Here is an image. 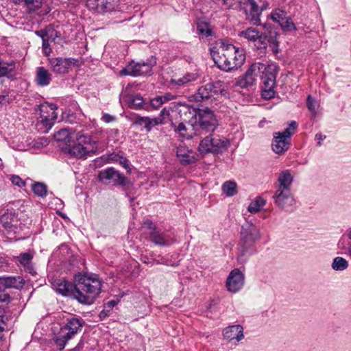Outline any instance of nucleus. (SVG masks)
I'll use <instances>...</instances> for the list:
<instances>
[{
  "label": "nucleus",
  "mask_w": 351,
  "mask_h": 351,
  "mask_svg": "<svg viewBox=\"0 0 351 351\" xmlns=\"http://www.w3.org/2000/svg\"><path fill=\"white\" fill-rule=\"evenodd\" d=\"M261 11L260 10H249L247 13V19L253 25H260L261 24L260 16Z\"/></svg>",
  "instance_id": "obj_41"
},
{
  "label": "nucleus",
  "mask_w": 351,
  "mask_h": 351,
  "mask_svg": "<svg viewBox=\"0 0 351 351\" xmlns=\"http://www.w3.org/2000/svg\"><path fill=\"white\" fill-rule=\"evenodd\" d=\"M49 62L52 71L57 74L68 73L69 69L78 64L79 60L73 58H51Z\"/></svg>",
  "instance_id": "obj_15"
},
{
  "label": "nucleus",
  "mask_w": 351,
  "mask_h": 351,
  "mask_svg": "<svg viewBox=\"0 0 351 351\" xmlns=\"http://www.w3.org/2000/svg\"><path fill=\"white\" fill-rule=\"evenodd\" d=\"M8 265L7 260L3 257L0 256V269H3V267Z\"/></svg>",
  "instance_id": "obj_62"
},
{
  "label": "nucleus",
  "mask_w": 351,
  "mask_h": 351,
  "mask_svg": "<svg viewBox=\"0 0 351 351\" xmlns=\"http://www.w3.org/2000/svg\"><path fill=\"white\" fill-rule=\"evenodd\" d=\"M51 81V74L43 66L36 69V82L40 86H48Z\"/></svg>",
  "instance_id": "obj_29"
},
{
  "label": "nucleus",
  "mask_w": 351,
  "mask_h": 351,
  "mask_svg": "<svg viewBox=\"0 0 351 351\" xmlns=\"http://www.w3.org/2000/svg\"><path fill=\"white\" fill-rule=\"evenodd\" d=\"M244 275L239 269H234L228 275L226 287L230 292L237 293L243 286Z\"/></svg>",
  "instance_id": "obj_18"
},
{
  "label": "nucleus",
  "mask_w": 351,
  "mask_h": 351,
  "mask_svg": "<svg viewBox=\"0 0 351 351\" xmlns=\"http://www.w3.org/2000/svg\"><path fill=\"white\" fill-rule=\"evenodd\" d=\"M239 36L247 39L248 42L252 43L258 49L265 50L264 36L256 28L247 27L246 29L240 32Z\"/></svg>",
  "instance_id": "obj_17"
},
{
  "label": "nucleus",
  "mask_w": 351,
  "mask_h": 351,
  "mask_svg": "<svg viewBox=\"0 0 351 351\" xmlns=\"http://www.w3.org/2000/svg\"><path fill=\"white\" fill-rule=\"evenodd\" d=\"M315 138L317 140V145L320 146L322 145V141L326 138V136L322 135L321 133H318L315 135Z\"/></svg>",
  "instance_id": "obj_60"
},
{
  "label": "nucleus",
  "mask_w": 351,
  "mask_h": 351,
  "mask_svg": "<svg viewBox=\"0 0 351 351\" xmlns=\"http://www.w3.org/2000/svg\"><path fill=\"white\" fill-rule=\"evenodd\" d=\"M306 106L309 111L315 114L316 113L317 109L319 107V104L311 95H308L306 99Z\"/></svg>",
  "instance_id": "obj_49"
},
{
  "label": "nucleus",
  "mask_w": 351,
  "mask_h": 351,
  "mask_svg": "<svg viewBox=\"0 0 351 351\" xmlns=\"http://www.w3.org/2000/svg\"><path fill=\"white\" fill-rule=\"evenodd\" d=\"M282 29L285 32H289L291 30L296 29V27L292 20L287 16L285 18V20L282 22L280 25Z\"/></svg>",
  "instance_id": "obj_48"
},
{
  "label": "nucleus",
  "mask_w": 351,
  "mask_h": 351,
  "mask_svg": "<svg viewBox=\"0 0 351 351\" xmlns=\"http://www.w3.org/2000/svg\"><path fill=\"white\" fill-rule=\"evenodd\" d=\"M261 232L256 225L246 221L241 226L240 239L237 247V258L240 263H245L247 254H252L254 245L261 238Z\"/></svg>",
  "instance_id": "obj_3"
},
{
  "label": "nucleus",
  "mask_w": 351,
  "mask_h": 351,
  "mask_svg": "<svg viewBox=\"0 0 351 351\" xmlns=\"http://www.w3.org/2000/svg\"><path fill=\"white\" fill-rule=\"evenodd\" d=\"M297 129V123L295 121H291L288 128L282 132H274V138L271 144L273 151L277 154H283L287 151L291 145V136L294 134Z\"/></svg>",
  "instance_id": "obj_8"
},
{
  "label": "nucleus",
  "mask_w": 351,
  "mask_h": 351,
  "mask_svg": "<svg viewBox=\"0 0 351 351\" xmlns=\"http://www.w3.org/2000/svg\"><path fill=\"white\" fill-rule=\"evenodd\" d=\"M287 16V13L281 10H276L271 14V19L273 21L278 23L280 25Z\"/></svg>",
  "instance_id": "obj_46"
},
{
  "label": "nucleus",
  "mask_w": 351,
  "mask_h": 351,
  "mask_svg": "<svg viewBox=\"0 0 351 351\" xmlns=\"http://www.w3.org/2000/svg\"><path fill=\"white\" fill-rule=\"evenodd\" d=\"M222 190L228 196H233L237 193V184L233 181L226 182L222 185Z\"/></svg>",
  "instance_id": "obj_40"
},
{
  "label": "nucleus",
  "mask_w": 351,
  "mask_h": 351,
  "mask_svg": "<svg viewBox=\"0 0 351 351\" xmlns=\"http://www.w3.org/2000/svg\"><path fill=\"white\" fill-rule=\"evenodd\" d=\"M14 62H2L0 61V77L3 76L10 77L11 73L14 72Z\"/></svg>",
  "instance_id": "obj_36"
},
{
  "label": "nucleus",
  "mask_w": 351,
  "mask_h": 351,
  "mask_svg": "<svg viewBox=\"0 0 351 351\" xmlns=\"http://www.w3.org/2000/svg\"><path fill=\"white\" fill-rule=\"evenodd\" d=\"M5 290L3 287L0 285V302H9L10 300V296L9 293L5 292Z\"/></svg>",
  "instance_id": "obj_52"
},
{
  "label": "nucleus",
  "mask_w": 351,
  "mask_h": 351,
  "mask_svg": "<svg viewBox=\"0 0 351 351\" xmlns=\"http://www.w3.org/2000/svg\"><path fill=\"white\" fill-rule=\"evenodd\" d=\"M149 229V240L155 245L158 246H169L175 242V240L169 234L161 232L160 230L157 229L155 226H150Z\"/></svg>",
  "instance_id": "obj_19"
},
{
  "label": "nucleus",
  "mask_w": 351,
  "mask_h": 351,
  "mask_svg": "<svg viewBox=\"0 0 351 351\" xmlns=\"http://www.w3.org/2000/svg\"><path fill=\"white\" fill-rule=\"evenodd\" d=\"M128 103L131 108L138 109L143 106L144 101L140 95H132L130 97Z\"/></svg>",
  "instance_id": "obj_43"
},
{
  "label": "nucleus",
  "mask_w": 351,
  "mask_h": 351,
  "mask_svg": "<svg viewBox=\"0 0 351 351\" xmlns=\"http://www.w3.org/2000/svg\"><path fill=\"white\" fill-rule=\"evenodd\" d=\"M10 181L14 185H16L20 188L25 186V182L23 181L19 176H12L10 178Z\"/></svg>",
  "instance_id": "obj_50"
},
{
  "label": "nucleus",
  "mask_w": 351,
  "mask_h": 351,
  "mask_svg": "<svg viewBox=\"0 0 351 351\" xmlns=\"http://www.w3.org/2000/svg\"><path fill=\"white\" fill-rule=\"evenodd\" d=\"M9 103L8 94L4 93L0 95V104L6 105Z\"/></svg>",
  "instance_id": "obj_58"
},
{
  "label": "nucleus",
  "mask_w": 351,
  "mask_h": 351,
  "mask_svg": "<svg viewBox=\"0 0 351 351\" xmlns=\"http://www.w3.org/2000/svg\"><path fill=\"white\" fill-rule=\"evenodd\" d=\"M266 201L259 197L252 201L248 206L247 210L251 213H256L261 210V209L265 205Z\"/></svg>",
  "instance_id": "obj_37"
},
{
  "label": "nucleus",
  "mask_w": 351,
  "mask_h": 351,
  "mask_svg": "<svg viewBox=\"0 0 351 351\" xmlns=\"http://www.w3.org/2000/svg\"><path fill=\"white\" fill-rule=\"evenodd\" d=\"M75 132L72 129L62 128L54 134V138L57 141H61L66 145L71 143V139L74 137Z\"/></svg>",
  "instance_id": "obj_34"
},
{
  "label": "nucleus",
  "mask_w": 351,
  "mask_h": 351,
  "mask_svg": "<svg viewBox=\"0 0 351 351\" xmlns=\"http://www.w3.org/2000/svg\"><path fill=\"white\" fill-rule=\"evenodd\" d=\"M265 70V64L261 62L252 64L246 71L245 74L237 81V86L241 88H247L255 84L256 77L260 75V71Z\"/></svg>",
  "instance_id": "obj_13"
},
{
  "label": "nucleus",
  "mask_w": 351,
  "mask_h": 351,
  "mask_svg": "<svg viewBox=\"0 0 351 351\" xmlns=\"http://www.w3.org/2000/svg\"><path fill=\"white\" fill-rule=\"evenodd\" d=\"M25 280L19 276H0V285L5 289H21L25 285Z\"/></svg>",
  "instance_id": "obj_23"
},
{
  "label": "nucleus",
  "mask_w": 351,
  "mask_h": 351,
  "mask_svg": "<svg viewBox=\"0 0 351 351\" xmlns=\"http://www.w3.org/2000/svg\"><path fill=\"white\" fill-rule=\"evenodd\" d=\"M224 339L234 345L244 338L243 328L241 325H232L226 327L223 330Z\"/></svg>",
  "instance_id": "obj_20"
},
{
  "label": "nucleus",
  "mask_w": 351,
  "mask_h": 351,
  "mask_svg": "<svg viewBox=\"0 0 351 351\" xmlns=\"http://www.w3.org/2000/svg\"><path fill=\"white\" fill-rule=\"evenodd\" d=\"M240 49L225 40H217L210 49L211 56L219 69L229 68L231 63L228 61L229 56H233Z\"/></svg>",
  "instance_id": "obj_5"
},
{
  "label": "nucleus",
  "mask_w": 351,
  "mask_h": 351,
  "mask_svg": "<svg viewBox=\"0 0 351 351\" xmlns=\"http://www.w3.org/2000/svg\"><path fill=\"white\" fill-rule=\"evenodd\" d=\"M163 104L164 102H162V98L160 95L152 99L150 101V105L155 109L158 108Z\"/></svg>",
  "instance_id": "obj_51"
},
{
  "label": "nucleus",
  "mask_w": 351,
  "mask_h": 351,
  "mask_svg": "<svg viewBox=\"0 0 351 351\" xmlns=\"http://www.w3.org/2000/svg\"><path fill=\"white\" fill-rule=\"evenodd\" d=\"M53 285L58 293L64 296L73 297L75 299V284L62 278L55 280Z\"/></svg>",
  "instance_id": "obj_22"
},
{
  "label": "nucleus",
  "mask_w": 351,
  "mask_h": 351,
  "mask_svg": "<svg viewBox=\"0 0 351 351\" xmlns=\"http://www.w3.org/2000/svg\"><path fill=\"white\" fill-rule=\"evenodd\" d=\"M22 3H24L29 11H34L40 8L43 0H23Z\"/></svg>",
  "instance_id": "obj_47"
},
{
  "label": "nucleus",
  "mask_w": 351,
  "mask_h": 351,
  "mask_svg": "<svg viewBox=\"0 0 351 351\" xmlns=\"http://www.w3.org/2000/svg\"><path fill=\"white\" fill-rule=\"evenodd\" d=\"M4 308L0 306V322L5 324V320H8V317L4 315Z\"/></svg>",
  "instance_id": "obj_59"
},
{
  "label": "nucleus",
  "mask_w": 351,
  "mask_h": 351,
  "mask_svg": "<svg viewBox=\"0 0 351 351\" xmlns=\"http://www.w3.org/2000/svg\"><path fill=\"white\" fill-rule=\"evenodd\" d=\"M77 143L84 147L94 148V153L97 149V141H93L92 136L82 132H79L75 135Z\"/></svg>",
  "instance_id": "obj_33"
},
{
  "label": "nucleus",
  "mask_w": 351,
  "mask_h": 351,
  "mask_svg": "<svg viewBox=\"0 0 351 351\" xmlns=\"http://www.w3.org/2000/svg\"><path fill=\"white\" fill-rule=\"evenodd\" d=\"M116 118L109 114H104L101 117V120L105 123H110L114 121Z\"/></svg>",
  "instance_id": "obj_57"
},
{
  "label": "nucleus",
  "mask_w": 351,
  "mask_h": 351,
  "mask_svg": "<svg viewBox=\"0 0 351 351\" xmlns=\"http://www.w3.org/2000/svg\"><path fill=\"white\" fill-rule=\"evenodd\" d=\"M223 1L224 5H226L228 8H232L235 4L239 3L241 0H221Z\"/></svg>",
  "instance_id": "obj_56"
},
{
  "label": "nucleus",
  "mask_w": 351,
  "mask_h": 351,
  "mask_svg": "<svg viewBox=\"0 0 351 351\" xmlns=\"http://www.w3.org/2000/svg\"><path fill=\"white\" fill-rule=\"evenodd\" d=\"M75 299L83 304H92L99 295L101 288V282L95 274H82L75 276Z\"/></svg>",
  "instance_id": "obj_2"
},
{
  "label": "nucleus",
  "mask_w": 351,
  "mask_h": 351,
  "mask_svg": "<svg viewBox=\"0 0 351 351\" xmlns=\"http://www.w3.org/2000/svg\"><path fill=\"white\" fill-rule=\"evenodd\" d=\"M245 4L249 7V10H259L256 0H246Z\"/></svg>",
  "instance_id": "obj_53"
},
{
  "label": "nucleus",
  "mask_w": 351,
  "mask_h": 351,
  "mask_svg": "<svg viewBox=\"0 0 351 351\" xmlns=\"http://www.w3.org/2000/svg\"><path fill=\"white\" fill-rule=\"evenodd\" d=\"M198 75L193 73H186L178 78L172 77L170 80L171 84L175 88L186 86L189 83L195 82L197 80Z\"/></svg>",
  "instance_id": "obj_26"
},
{
  "label": "nucleus",
  "mask_w": 351,
  "mask_h": 351,
  "mask_svg": "<svg viewBox=\"0 0 351 351\" xmlns=\"http://www.w3.org/2000/svg\"><path fill=\"white\" fill-rule=\"evenodd\" d=\"M1 222L3 226L6 228L10 230L14 226V216L11 213H5L0 218Z\"/></svg>",
  "instance_id": "obj_44"
},
{
  "label": "nucleus",
  "mask_w": 351,
  "mask_h": 351,
  "mask_svg": "<svg viewBox=\"0 0 351 351\" xmlns=\"http://www.w3.org/2000/svg\"><path fill=\"white\" fill-rule=\"evenodd\" d=\"M176 155L182 165H188L197 160L193 151L184 145H180L177 147Z\"/></svg>",
  "instance_id": "obj_24"
},
{
  "label": "nucleus",
  "mask_w": 351,
  "mask_h": 351,
  "mask_svg": "<svg viewBox=\"0 0 351 351\" xmlns=\"http://www.w3.org/2000/svg\"><path fill=\"white\" fill-rule=\"evenodd\" d=\"M273 199L275 204L280 209L287 212L293 210L295 201L291 190L276 189Z\"/></svg>",
  "instance_id": "obj_14"
},
{
  "label": "nucleus",
  "mask_w": 351,
  "mask_h": 351,
  "mask_svg": "<svg viewBox=\"0 0 351 351\" xmlns=\"http://www.w3.org/2000/svg\"><path fill=\"white\" fill-rule=\"evenodd\" d=\"M160 96L161 97L162 102H164V103L167 102L171 100H173V99H176V95H174L170 93H167L165 95H160Z\"/></svg>",
  "instance_id": "obj_55"
},
{
  "label": "nucleus",
  "mask_w": 351,
  "mask_h": 351,
  "mask_svg": "<svg viewBox=\"0 0 351 351\" xmlns=\"http://www.w3.org/2000/svg\"><path fill=\"white\" fill-rule=\"evenodd\" d=\"M117 304V302L115 300H110L109 301L105 306L106 308H109L107 310L108 311H110L116 304Z\"/></svg>",
  "instance_id": "obj_61"
},
{
  "label": "nucleus",
  "mask_w": 351,
  "mask_h": 351,
  "mask_svg": "<svg viewBox=\"0 0 351 351\" xmlns=\"http://www.w3.org/2000/svg\"><path fill=\"white\" fill-rule=\"evenodd\" d=\"M32 255L29 253H21L18 256V261L23 265L25 271L26 272L29 273L31 275L34 276L36 274L33 264H32Z\"/></svg>",
  "instance_id": "obj_31"
},
{
  "label": "nucleus",
  "mask_w": 351,
  "mask_h": 351,
  "mask_svg": "<svg viewBox=\"0 0 351 351\" xmlns=\"http://www.w3.org/2000/svg\"><path fill=\"white\" fill-rule=\"evenodd\" d=\"M224 91L225 88L223 82L217 80L208 82L199 87L197 92L190 96V100L197 102L213 101Z\"/></svg>",
  "instance_id": "obj_6"
},
{
  "label": "nucleus",
  "mask_w": 351,
  "mask_h": 351,
  "mask_svg": "<svg viewBox=\"0 0 351 351\" xmlns=\"http://www.w3.org/2000/svg\"><path fill=\"white\" fill-rule=\"evenodd\" d=\"M107 311V310H103L100 312L99 317L101 319H104L106 317L108 316Z\"/></svg>",
  "instance_id": "obj_63"
},
{
  "label": "nucleus",
  "mask_w": 351,
  "mask_h": 351,
  "mask_svg": "<svg viewBox=\"0 0 351 351\" xmlns=\"http://www.w3.org/2000/svg\"><path fill=\"white\" fill-rule=\"evenodd\" d=\"M69 153L76 158H82L86 157L90 153H94V148L77 143L70 147Z\"/></svg>",
  "instance_id": "obj_32"
},
{
  "label": "nucleus",
  "mask_w": 351,
  "mask_h": 351,
  "mask_svg": "<svg viewBox=\"0 0 351 351\" xmlns=\"http://www.w3.org/2000/svg\"><path fill=\"white\" fill-rule=\"evenodd\" d=\"M84 324L82 319L75 317L67 319L66 322L60 328L59 332L53 338L57 348L60 350H62L66 343L82 330Z\"/></svg>",
  "instance_id": "obj_4"
},
{
  "label": "nucleus",
  "mask_w": 351,
  "mask_h": 351,
  "mask_svg": "<svg viewBox=\"0 0 351 351\" xmlns=\"http://www.w3.org/2000/svg\"><path fill=\"white\" fill-rule=\"evenodd\" d=\"M171 126L174 132L180 136L189 139L192 138V134L189 132V128L186 127L184 122H180L178 125L172 123Z\"/></svg>",
  "instance_id": "obj_35"
},
{
  "label": "nucleus",
  "mask_w": 351,
  "mask_h": 351,
  "mask_svg": "<svg viewBox=\"0 0 351 351\" xmlns=\"http://www.w3.org/2000/svg\"><path fill=\"white\" fill-rule=\"evenodd\" d=\"M348 265L346 258L337 256L333 259L331 267L335 271H343L348 267Z\"/></svg>",
  "instance_id": "obj_38"
},
{
  "label": "nucleus",
  "mask_w": 351,
  "mask_h": 351,
  "mask_svg": "<svg viewBox=\"0 0 351 351\" xmlns=\"http://www.w3.org/2000/svg\"><path fill=\"white\" fill-rule=\"evenodd\" d=\"M32 190L34 193L40 197H44L47 195V187L46 184L42 182H36L32 185Z\"/></svg>",
  "instance_id": "obj_39"
},
{
  "label": "nucleus",
  "mask_w": 351,
  "mask_h": 351,
  "mask_svg": "<svg viewBox=\"0 0 351 351\" xmlns=\"http://www.w3.org/2000/svg\"><path fill=\"white\" fill-rule=\"evenodd\" d=\"M135 123L138 125L144 124V127L147 132H149L153 127L162 123V119L160 117L158 118H149L148 117H136Z\"/></svg>",
  "instance_id": "obj_30"
},
{
  "label": "nucleus",
  "mask_w": 351,
  "mask_h": 351,
  "mask_svg": "<svg viewBox=\"0 0 351 351\" xmlns=\"http://www.w3.org/2000/svg\"><path fill=\"white\" fill-rule=\"evenodd\" d=\"M258 77L263 83L261 91L262 97L265 99H270L275 96L274 88L276 86V73L274 67L270 65H265V70L260 71Z\"/></svg>",
  "instance_id": "obj_11"
},
{
  "label": "nucleus",
  "mask_w": 351,
  "mask_h": 351,
  "mask_svg": "<svg viewBox=\"0 0 351 351\" xmlns=\"http://www.w3.org/2000/svg\"><path fill=\"white\" fill-rule=\"evenodd\" d=\"M293 178L289 170L282 171L278 176L276 189L291 190Z\"/></svg>",
  "instance_id": "obj_27"
},
{
  "label": "nucleus",
  "mask_w": 351,
  "mask_h": 351,
  "mask_svg": "<svg viewBox=\"0 0 351 351\" xmlns=\"http://www.w3.org/2000/svg\"><path fill=\"white\" fill-rule=\"evenodd\" d=\"M263 29L264 32H261V34L264 36L265 49H267V44H269L271 49L274 53L276 54L279 53V32L278 29L274 25L269 23H265L263 25Z\"/></svg>",
  "instance_id": "obj_16"
},
{
  "label": "nucleus",
  "mask_w": 351,
  "mask_h": 351,
  "mask_svg": "<svg viewBox=\"0 0 351 351\" xmlns=\"http://www.w3.org/2000/svg\"><path fill=\"white\" fill-rule=\"evenodd\" d=\"M87 6L98 12H110L114 9V0H87Z\"/></svg>",
  "instance_id": "obj_25"
},
{
  "label": "nucleus",
  "mask_w": 351,
  "mask_h": 351,
  "mask_svg": "<svg viewBox=\"0 0 351 351\" xmlns=\"http://www.w3.org/2000/svg\"><path fill=\"white\" fill-rule=\"evenodd\" d=\"M98 180L104 184L112 183L113 186H131L130 180L114 167H108L98 173Z\"/></svg>",
  "instance_id": "obj_12"
},
{
  "label": "nucleus",
  "mask_w": 351,
  "mask_h": 351,
  "mask_svg": "<svg viewBox=\"0 0 351 351\" xmlns=\"http://www.w3.org/2000/svg\"><path fill=\"white\" fill-rule=\"evenodd\" d=\"M245 60V56L244 53V51L242 49H239L237 53H235L233 56H229L228 61L231 63L229 68L221 69V70L229 71L233 69H236L239 66H241Z\"/></svg>",
  "instance_id": "obj_28"
},
{
  "label": "nucleus",
  "mask_w": 351,
  "mask_h": 351,
  "mask_svg": "<svg viewBox=\"0 0 351 351\" xmlns=\"http://www.w3.org/2000/svg\"><path fill=\"white\" fill-rule=\"evenodd\" d=\"M156 64V59L152 56L146 61H131L120 73L121 75L135 77L150 75L152 73V69Z\"/></svg>",
  "instance_id": "obj_9"
},
{
  "label": "nucleus",
  "mask_w": 351,
  "mask_h": 351,
  "mask_svg": "<svg viewBox=\"0 0 351 351\" xmlns=\"http://www.w3.org/2000/svg\"><path fill=\"white\" fill-rule=\"evenodd\" d=\"M229 145L230 142L226 138L213 134L206 136L200 141L198 151L201 154H222L226 151Z\"/></svg>",
  "instance_id": "obj_7"
},
{
  "label": "nucleus",
  "mask_w": 351,
  "mask_h": 351,
  "mask_svg": "<svg viewBox=\"0 0 351 351\" xmlns=\"http://www.w3.org/2000/svg\"><path fill=\"white\" fill-rule=\"evenodd\" d=\"M119 164L122 165L126 170L128 173H131L132 169L129 165V160L123 157H120Z\"/></svg>",
  "instance_id": "obj_54"
},
{
  "label": "nucleus",
  "mask_w": 351,
  "mask_h": 351,
  "mask_svg": "<svg viewBox=\"0 0 351 351\" xmlns=\"http://www.w3.org/2000/svg\"><path fill=\"white\" fill-rule=\"evenodd\" d=\"M35 34L41 38L43 52L47 56L52 53V49L50 46L51 43L61 45L64 43L60 33L51 25H47L44 29L36 31Z\"/></svg>",
  "instance_id": "obj_10"
},
{
  "label": "nucleus",
  "mask_w": 351,
  "mask_h": 351,
  "mask_svg": "<svg viewBox=\"0 0 351 351\" xmlns=\"http://www.w3.org/2000/svg\"><path fill=\"white\" fill-rule=\"evenodd\" d=\"M346 235L348 237V239L346 241L351 242V227L347 230Z\"/></svg>",
  "instance_id": "obj_64"
},
{
  "label": "nucleus",
  "mask_w": 351,
  "mask_h": 351,
  "mask_svg": "<svg viewBox=\"0 0 351 351\" xmlns=\"http://www.w3.org/2000/svg\"><path fill=\"white\" fill-rule=\"evenodd\" d=\"M181 117L195 131L197 132H213L217 125V121L213 112L208 108L205 109L195 108L190 106H184L180 110Z\"/></svg>",
  "instance_id": "obj_1"
},
{
  "label": "nucleus",
  "mask_w": 351,
  "mask_h": 351,
  "mask_svg": "<svg viewBox=\"0 0 351 351\" xmlns=\"http://www.w3.org/2000/svg\"><path fill=\"white\" fill-rule=\"evenodd\" d=\"M197 31L199 34L206 38L213 35V30L209 24L206 23H199L197 25Z\"/></svg>",
  "instance_id": "obj_42"
},
{
  "label": "nucleus",
  "mask_w": 351,
  "mask_h": 351,
  "mask_svg": "<svg viewBox=\"0 0 351 351\" xmlns=\"http://www.w3.org/2000/svg\"><path fill=\"white\" fill-rule=\"evenodd\" d=\"M54 105L40 106V123L46 129H50L54 121L57 119V113L55 111Z\"/></svg>",
  "instance_id": "obj_21"
},
{
  "label": "nucleus",
  "mask_w": 351,
  "mask_h": 351,
  "mask_svg": "<svg viewBox=\"0 0 351 351\" xmlns=\"http://www.w3.org/2000/svg\"><path fill=\"white\" fill-rule=\"evenodd\" d=\"M338 248L351 257V242L346 241L345 239H341L338 243Z\"/></svg>",
  "instance_id": "obj_45"
}]
</instances>
